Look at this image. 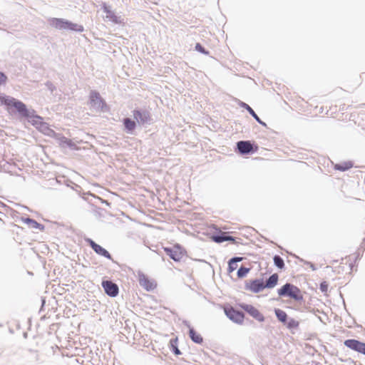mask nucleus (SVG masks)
<instances>
[{"mask_svg":"<svg viewBox=\"0 0 365 365\" xmlns=\"http://www.w3.org/2000/svg\"><path fill=\"white\" fill-rule=\"evenodd\" d=\"M49 23L52 27L59 30H69L76 32H82L84 30L82 25L63 19L52 18L49 20Z\"/></svg>","mask_w":365,"mask_h":365,"instance_id":"1","label":"nucleus"},{"mask_svg":"<svg viewBox=\"0 0 365 365\" xmlns=\"http://www.w3.org/2000/svg\"><path fill=\"white\" fill-rule=\"evenodd\" d=\"M278 294L280 297H287L289 299L299 302L303 299V294L301 290L296 286L287 283L278 289Z\"/></svg>","mask_w":365,"mask_h":365,"instance_id":"2","label":"nucleus"},{"mask_svg":"<svg viewBox=\"0 0 365 365\" xmlns=\"http://www.w3.org/2000/svg\"><path fill=\"white\" fill-rule=\"evenodd\" d=\"M163 250L175 262H180L186 255V251L178 244H175L172 247H163Z\"/></svg>","mask_w":365,"mask_h":365,"instance_id":"3","label":"nucleus"},{"mask_svg":"<svg viewBox=\"0 0 365 365\" xmlns=\"http://www.w3.org/2000/svg\"><path fill=\"white\" fill-rule=\"evenodd\" d=\"M224 311L227 317L232 322L240 324L243 323L245 315L242 312L235 309L232 307H225Z\"/></svg>","mask_w":365,"mask_h":365,"instance_id":"4","label":"nucleus"},{"mask_svg":"<svg viewBox=\"0 0 365 365\" xmlns=\"http://www.w3.org/2000/svg\"><path fill=\"white\" fill-rule=\"evenodd\" d=\"M240 307L258 322H262L264 321L263 314L254 306L242 304Z\"/></svg>","mask_w":365,"mask_h":365,"instance_id":"5","label":"nucleus"},{"mask_svg":"<svg viewBox=\"0 0 365 365\" xmlns=\"http://www.w3.org/2000/svg\"><path fill=\"white\" fill-rule=\"evenodd\" d=\"M138 282L140 285L147 291L153 290L157 286V284L154 280L150 279L144 274H138Z\"/></svg>","mask_w":365,"mask_h":365,"instance_id":"6","label":"nucleus"},{"mask_svg":"<svg viewBox=\"0 0 365 365\" xmlns=\"http://www.w3.org/2000/svg\"><path fill=\"white\" fill-rule=\"evenodd\" d=\"M344 345L350 349L365 355V343L364 342L356 339H347L344 341Z\"/></svg>","mask_w":365,"mask_h":365,"instance_id":"7","label":"nucleus"},{"mask_svg":"<svg viewBox=\"0 0 365 365\" xmlns=\"http://www.w3.org/2000/svg\"><path fill=\"white\" fill-rule=\"evenodd\" d=\"M102 287L105 292L110 297H114L118 294L119 289L118 285L111 281H103L102 282Z\"/></svg>","mask_w":365,"mask_h":365,"instance_id":"8","label":"nucleus"},{"mask_svg":"<svg viewBox=\"0 0 365 365\" xmlns=\"http://www.w3.org/2000/svg\"><path fill=\"white\" fill-rule=\"evenodd\" d=\"M86 241L98 255L103 256L108 259L111 258L110 253L101 245L96 244L93 240L91 239H86Z\"/></svg>","mask_w":365,"mask_h":365,"instance_id":"9","label":"nucleus"},{"mask_svg":"<svg viewBox=\"0 0 365 365\" xmlns=\"http://www.w3.org/2000/svg\"><path fill=\"white\" fill-rule=\"evenodd\" d=\"M265 288L264 282L260 279H256L246 284V289L254 292L257 293L261 292Z\"/></svg>","mask_w":365,"mask_h":365,"instance_id":"10","label":"nucleus"},{"mask_svg":"<svg viewBox=\"0 0 365 365\" xmlns=\"http://www.w3.org/2000/svg\"><path fill=\"white\" fill-rule=\"evenodd\" d=\"M91 104L93 107L103 108L106 106L104 101L96 91H92L90 94Z\"/></svg>","mask_w":365,"mask_h":365,"instance_id":"11","label":"nucleus"},{"mask_svg":"<svg viewBox=\"0 0 365 365\" xmlns=\"http://www.w3.org/2000/svg\"><path fill=\"white\" fill-rule=\"evenodd\" d=\"M220 235H212L211 240L216 243H221L225 241H230L232 243H236L235 237L228 236L227 232H220Z\"/></svg>","mask_w":365,"mask_h":365,"instance_id":"12","label":"nucleus"},{"mask_svg":"<svg viewBox=\"0 0 365 365\" xmlns=\"http://www.w3.org/2000/svg\"><path fill=\"white\" fill-rule=\"evenodd\" d=\"M134 118L139 123H145L150 120V114L148 112H141L138 110H134L133 112Z\"/></svg>","mask_w":365,"mask_h":365,"instance_id":"13","label":"nucleus"},{"mask_svg":"<svg viewBox=\"0 0 365 365\" xmlns=\"http://www.w3.org/2000/svg\"><path fill=\"white\" fill-rule=\"evenodd\" d=\"M22 222L26 224L31 228L38 229L41 231L44 230V225L38 223V222L33 219L29 217L22 218Z\"/></svg>","mask_w":365,"mask_h":365,"instance_id":"14","label":"nucleus"},{"mask_svg":"<svg viewBox=\"0 0 365 365\" xmlns=\"http://www.w3.org/2000/svg\"><path fill=\"white\" fill-rule=\"evenodd\" d=\"M237 148L241 153H248L252 150V145L249 141H240L237 143Z\"/></svg>","mask_w":365,"mask_h":365,"instance_id":"15","label":"nucleus"},{"mask_svg":"<svg viewBox=\"0 0 365 365\" xmlns=\"http://www.w3.org/2000/svg\"><path fill=\"white\" fill-rule=\"evenodd\" d=\"M103 11L106 14V18L108 19L110 21L114 24H121V21L119 17H118L114 12H113L109 8L106 6H103Z\"/></svg>","mask_w":365,"mask_h":365,"instance_id":"16","label":"nucleus"},{"mask_svg":"<svg viewBox=\"0 0 365 365\" xmlns=\"http://www.w3.org/2000/svg\"><path fill=\"white\" fill-rule=\"evenodd\" d=\"M189 336L192 341L196 344H202L203 342V338L200 334L197 333L193 328H190Z\"/></svg>","mask_w":365,"mask_h":365,"instance_id":"17","label":"nucleus"},{"mask_svg":"<svg viewBox=\"0 0 365 365\" xmlns=\"http://www.w3.org/2000/svg\"><path fill=\"white\" fill-rule=\"evenodd\" d=\"M13 107H14L23 115H29V112L26 108V106L22 102L15 100Z\"/></svg>","mask_w":365,"mask_h":365,"instance_id":"18","label":"nucleus"},{"mask_svg":"<svg viewBox=\"0 0 365 365\" xmlns=\"http://www.w3.org/2000/svg\"><path fill=\"white\" fill-rule=\"evenodd\" d=\"M123 124L125 129L129 132L133 131L136 127V123L128 118L123 120Z\"/></svg>","mask_w":365,"mask_h":365,"instance_id":"19","label":"nucleus"},{"mask_svg":"<svg viewBox=\"0 0 365 365\" xmlns=\"http://www.w3.org/2000/svg\"><path fill=\"white\" fill-rule=\"evenodd\" d=\"M243 107L255 118V119L263 126H267L266 123L261 120L254 110L247 104L243 103Z\"/></svg>","mask_w":365,"mask_h":365,"instance_id":"20","label":"nucleus"},{"mask_svg":"<svg viewBox=\"0 0 365 365\" xmlns=\"http://www.w3.org/2000/svg\"><path fill=\"white\" fill-rule=\"evenodd\" d=\"M274 313L279 321L285 324L287 321V314L286 312L282 309H276L274 310Z\"/></svg>","mask_w":365,"mask_h":365,"instance_id":"21","label":"nucleus"},{"mask_svg":"<svg viewBox=\"0 0 365 365\" xmlns=\"http://www.w3.org/2000/svg\"><path fill=\"white\" fill-rule=\"evenodd\" d=\"M278 281V276L276 274L271 275L264 284L265 287L272 288L274 287Z\"/></svg>","mask_w":365,"mask_h":365,"instance_id":"22","label":"nucleus"},{"mask_svg":"<svg viewBox=\"0 0 365 365\" xmlns=\"http://www.w3.org/2000/svg\"><path fill=\"white\" fill-rule=\"evenodd\" d=\"M242 257H235L230 259L229 262V267H228V271L229 272H232L235 269H237L238 265L237 262H240L242 260Z\"/></svg>","mask_w":365,"mask_h":365,"instance_id":"23","label":"nucleus"},{"mask_svg":"<svg viewBox=\"0 0 365 365\" xmlns=\"http://www.w3.org/2000/svg\"><path fill=\"white\" fill-rule=\"evenodd\" d=\"M352 168V163L351 162H346L341 164H336L334 168L340 171H345Z\"/></svg>","mask_w":365,"mask_h":365,"instance_id":"24","label":"nucleus"},{"mask_svg":"<svg viewBox=\"0 0 365 365\" xmlns=\"http://www.w3.org/2000/svg\"><path fill=\"white\" fill-rule=\"evenodd\" d=\"M170 345L171 350L176 354L180 355V351L178 348V338L173 339L170 341Z\"/></svg>","mask_w":365,"mask_h":365,"instance_id":"25","label":"nucleus"},{"mask_svg":"<svg viewBox=\"0 0 365 365\" xmlns=\"http://www.w3.org/2000/svg\"><path fill=\"white\" fill-rule=\"evenodd\" d=\"M274 264L279 269H282L284 266V260L278 255L274 257Z\"/></svg>","mask_w":365,"mask_h":365,"instance_id":"26","label":"nucleus"},{"mask_svg":"<svg viewBox=\"0 0 365 365\" xmlns=\"http://www.w3.org/2000/svg\"><path fill=\"white\" fill-rule=\"evenodd\" d=\"M288 329H296L299 327V322L294 319H290L288 322L285 323Z\"/></svg>","mask_w":365,"mask_h":365,"instance_id":"27","label":"nucleus"},{"mask_svg":"<svg viewBox=\"0 0 365 365\" xmlns=\"http://www.w3.org/2000/svg\"><path fill=\"white\" fill-rule=\"evenodd\" d=\"M250 269L246 267H240L237 271V276L238 277H244L247 275V274L249 272Z\"/></svg>","mask_w":365,"mask_h":365,"instance_id":"28","label":"nucleus"},{"mask_svg":"<svg viewBox=\"0 0 365 365\" xmlns=\"http://www.w3.org/2000/svg\"><path fill=\"white\" fill-rule=\"evenodd\" d=\"M352 259L351 257H346L344 259H342V262H341V264H349V271L351 272L352 270V265H351Z\"/></svg>","mask_w":365,"mask_h":365,"instance_id":"29","label":"nucleus"},{"mask_svg":"<svg viewBox=\"0 0 365 365\" xmlns=\"http://www.w3.org/2000/svg\"><path fill=\"white\" fill-rule=\"evenodd\" d=\"M195 49L200 52V53H205V54H208L209 52L208 51H206L205 50V48L201 46V44H200L199 43H197L196 45H195Z\"/></svg>","mask_w":365,"mask_h":365,"instance_id":"30","label":"nucleus"},{"mask_svg":"<svg viewBox=\"0 0 365 365\" xmlns=\"http://www.w3.org/2000/svg\"><path fill=\"white\" fill-rule=\"evenodd\" d=\"M15 100L16 99L14 98H8L7 97V98L4 101V105L13 107Z\"/></svg>","mask_w":365,"mask_h":365,"instance_id":"31","label":"nucleus"},{"mask_svg":"<svg viewBox=\"0 0 365 365\" xmlns=\"http://www.w3.org/2000/svg\"><path fill=\"white\" fill-rule=\"evenodd\" d=\"M7 81V77L6 76L0 71V85L1 84H4Z\"/></svg>","mask_w":365,"mask_h":365,"instance_id":"32","label":"nucleus"},{"mask_svg":"<svg viewBox=\"0 0 365 365\" xmlns=\"http://www.w3.org/2000/svg\"><path fill=\"white\" fill-rule=\"evenodd\" d=\"M328 288L327 284L324 282L321 283L320 284V289L322 292H327Z\"/></svg>","mask_w":365,"mask_h":365,"instance_id":"33","label":"nucleus"},{"mask_svg":"<svg viewBox=\"0 0 365 365\" xmlns=\"http://www.w3.org/2000/svg\"><path fill=\"white\" fill-rule=\"evenodd\" d=\"M315 109H317L318 110V113H319V114L323 113L324 107L322 106H317L315 107Z\"/></svg>","mask_w":365,"mask_h":365,"instance_id":"34","label":"nucleus"},{"mask_svg":"<svg viewBox=\"0 0 365 365\" xmlns=\"http://www.w3.org/2000/svg\"><path fill=\"white\" fill-rule=\"evenodd\" d=\"M7 98V97H0V102L2 104H4V101Z\"/></svg>","mask_w":365,"mask_h":365,"instance_id":"35","label":"nucleus"},{"mask_svg":"<svg viewBox=\"0 0 365 365\" xmlns=\"http://www.w3.org/2000/svg\"><path fill=\"white\" fill-rule=\"evenodd\" d=\"M337 109V106H331L330 107V110H336Z\"/></svg>","mask_w":365,"mask_h":365,"instance_id":"36","label":"nucleus"},{"mask_svg":"<svg viewBox=\"0 0 365 365\" xmlns=\"http://www.w3.org/2000/svg\"><path fill=\"white\" fill-rule=\"evenodd\" d=\"M332 118H337L336 115H334V112H331V113L329 114Z\"/></svg>","mask_w":365,"mask_h":365,"instance_id":"37","label":"nucleus"},{"mask_svg":"<svg viewBox=\"0 0 365 365\" xmlns=\"http://www.w3.org/2000/svg\"><path fill=\"white\" fill-rule=\"evenodd\" d=\"M326 114H327V115H329V110H327V111L326 112Z\"/></svg>","mask_w":365,"mask_h":365,"instance_id":"38","label":"nucleus"}]
</instances>
